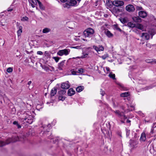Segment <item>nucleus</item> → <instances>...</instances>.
<instances>
[{
	"label": "nucleus",
	"mask_w": 156,
	"mask_h": 156,
	"mask_svg": "<svg viewBox=\"0 0 156 156\" xmlns=\"http://www.w3.org/2000/svg\"><path fill=\"white\" fill-rule=\"evenodd\" d=\"M25 137L23 136V138H19L18 136H15L12 137V138H9L8 139L6 142L3 141H0V147H2L6 144H8L10 143L18 141H23L24 140V138Z\"/></svg>",
	"instance_id": "1"
},
{
	"label": "nucleus",
	"mask_w": 156,
	"mask_h": 156,
	"mask_svg": "<svg viewBox=\"0 0 156 156\" xmlns=\"http://www.w3.org/2000/svg\"><path fill=\"white\" fill-rule=\"evenodd\" d=\"M77 4V1L76 0H69L63 5L64 8H69L71 6H75Z\"/></svg>",
	"instance_id": "2"
},
{
	"label": "nucleus",
	"mask_w": 156,
	"mask_h": 156,
	"mask_svg": "<svg viewBox=\"0 0 156 156\" xmlns=\"http://www.w3.org/2000/svg\"><path fill=\"white\" fill-rule=\"evenodd\" d=\"M33 118L31 115L27 114L26 113L24 114V115L22 118L23 121H25V122L29 124L32 123L33 122Z\"/></svg>",
	"instance_id": "3"
},
{
	"label": "nucleus",
	"mask_w": 156,
	"mask_h": 156,
	"mask_svg": "<svg viewBox=\"0 0 156 156\" xmlns=\"http://www.w3.org/2000/svg\"><path fill=\"white\" fill-rule=\"evenodd\" d=\"M41 67L46 72L48 73L55 71V68L49 65H41Z\"/></svg>",
	"instance_id": "4"
},
{
	"label": "nucleus",
	"mask_w": 156,
	"mask_h": 156,
	"mask_svg": "<svg viewBox=\"0 0 156 156\" xmlns=\"http://www.w3.org/2000/svg\"><path fill=\"white\" fill-rule=\"evenodd\" d=\"M114 112L116 115L120 118L121 122L122 123H124V120L127 119V117L124 115V113L122 112H120L119 110L114 111Z\"/></svg>",
	"instance_id": "5"
},
{
	"label": "nucleus",
	"mask_w": 156,
	"mask_h": 156,
	"mask_svg": "<svg viewBox=\"0 0 156 156\" xmlns=\"http://www.w3.org/2000/svg\"><path fill=\"white\" fill-rule=\"evenodd\" d=\"M114 112L116 115L120 118L121 122L122 123H124V120L127 119V117L124 115V113L122 112H120L119 110L114 111Z\"/></svg>",
	"instance_id": "6"
},
{
	"label": "nucleus",
	"mask_w": 156,
	"mask_h": 156,
	"mask_svg": "<svg viewBox=\"0 0 156 156\" xmlns=\"http://www.w3.org/2000/svg\"><path fill=\"white\" fill-rule=\"evenodd\" d=\"M94 33V30L91 28H88L86 29L83 32V34L85 37H90Z\"/></svg>",
	"instance_id": "7"
},
{
	"label": "nucleus",
	"mask_w": 156,
	"mask_h": 156,
	"mask_svg": "<svg viewBox=\"0 0 156 156\" xmlns=\"http://www.w3.org/2000/svg\"><path fill=\"white\" fill-rule=\"evenodd\" d=\"M70 52V50L69 49H65L58 51L57 54L60 56H62L63 55H69Z\"/></svg>",
	"instance_id": "8"
},
{
	"label": "nucleus",
	"mask_w": 156,
	"mask_h": 156,
	"mask_svg": "<svg viewBox=\"0 0 156 156\" xmlns=\"http://www.w3.org/2000/svg\"><path fill=\"white\" fill-rule=\"evenodd\" d=\"M124 4V2L121 0H115L113 1V5L116 7H120L123 6Z\"/></svg>",
	"instance_id": "9"
},
{
	"label": "nucleus",
	"mask_w": 156,
	"mask_h": 156,
	"mask_svg": "<svg viewBox=\"0 0 156 156\" xmlns=\"http://www.w3.org/2000/svg\"><path fill=\"white\" fill-rule=\"evenodd\" d=\"M17 29L18 30L17 31V34L18 37L20 36L22 32V29L23 27L22 26L19 24L18 23H17L16 24Z\"/></svg>",
	"instance_id": "10"
},
{
	"label": "nucleus",
	"mask_w": 156,
	"mask_h": 156,
	"mask_svg": "<svg viewBox=\"0 0 156 156\" xmlns=\"http://www.w3.org/2000/svg\"><path fill=\"white\" fill-rule=\"evenodd\" d=\"M93 48L96 51L98 52V51H103L104 48L102 45H99L98 46L94 45L93 46Z\"/></svg>",
	"instance_id": "11"
},
{
	"label": "nucleus",
	"mask_w": 156,
	"mask_h": 156,
	"mask_svg": "<svg viewBox=\"0 0 156 156\" xmlns=\"http://www.w3.org/2000/svg\"><path fill=\"white\" fill-rule=\"evenodd\" d=\"M126 10L129 12H133L135 10L134 6L132 5H129L126 7Z\"/></svg>",
	"instance_id": "12"
},
{
	"label": "nucleus",
	"mask_w": 156,
	"mask_h": 156,
	"mask_svg": "<svg viewBox=\"0 0 156 156\" xmlns=\"http://www.w3.org/2000/svg\"><path fill=\"white\" fill-rule=\"evenodd\" d=\"M106 5L107 8H111L113 5V1L111 0L106 1Z\"/></svg>",
	"instance_id": "13"
},
{
	"label": "nucleus",
	"mask_w": 156,
	"mask_h": 156,
	"mask_svg": "<svg viewBox=\"0 0 156 156\" xmlns=\"http://www.w3.org/2000/svg\"><path fill=\"white\" fill-rule=\"evenodd\" d=\"M70 86L68 81L62 83L61 87L64 89H67Z\"/></svg>",
	"instance_id": "14"
},
{
	"label": "nucleus",
	"mask_w": 156,
	"mask_h": 156,
	"mask_svg": "<svg viewBox=\"0 0 156 156\" xmlns=\"http://www.w3.org/2000/svg\"><path fill=\"white\" fill-rule=\"evenodd\" d=\"M65 60H63L61 62L58 64V69L59 70H62L64 67V63Z\"/></svg>",
	"instance_id": "15"
},
{
	"label": "nucleus",
	"mask_w": 156,
	"mask_h": 156,
	"mask_svg": "<svg viewBox=\"0 0 156 156\" xmlns=\"http://www.w3.org/2000/svg\"><path fill=\"white\" fill-rule=\"evenodd\" d=\"M43 134L44 136H46L48 137L49 138L52 139V136H51V133L48 130H47L46 131H44V132Z\"/></svg>",
	"instance_id": "16"
},
{
	"label": "nucleus",
	"mask_w": 156,
	"mask_h": 156,
	"mask_svg": "<svg viewBox=\"0 0 156 156\" xmlns=\"http://www.w3.org/2000/svg\"><path fill=\"white\" fill-rule=\"evenodd\" d=\"M75 93V90L72 88L69 89L68 91V94L69 96L73 95Z\"/></svg>",
	"instance_id": "17"
},
{
	"label": "nucleus",
	"mask_w": 156,
	"mask_h": 156,
	"mask_svg": "<svg viewBox=\"0 0 156 156\" xmlns=\"http://www.w3.org/2000/svg\"><path fill=\"white\" fill-rule=\"evenodd\" d=\"M139 16L143 18H144L147 16V14L146 12L143 11H140L139 12Z\"/></svg>",
	"instance_id": "18"
},
{
	"label": "nucleus",
	"mask_w": 156,
	"mask_h": 156,
	"mask_svg": "<svg viewBox=\"0 0 156 156\" xmlns=\"http://www.w3.org/2000/svg\"><path fill=\"white\" fill-rule=\"evenodd\" d=\"M135 27L137 29L141 30L142 31L144 30L143 26L141 24L139 23L135 25Z\"/></svg>",
	"instance_id": "19"
},
{
	"label": "nucleus",
	"mask_w": 156,
	"mask_h": 156,
	"mask_svg": "<svg viewBox=\"0 0 156 156\" xmlns=\"http://www.w3.org/2000/svg\"><path fill=\"white\" fill-rule=\"evenodd\" d=\"M146 140V134L144 133H141L140 139V141H144Z\"/></svg>",
	"instance_id": "20"
},
{
	"label": "nucleus",
	"mask_w": 156,
	"mask_h": 156,
	"mask_svg": "<svg viewBox=\"0 0 156 156\" xmlns=\"http://www.w3.org/2000/svg\"><path fill=\"white\" fill-rule=\"evenodd\" d=\"M141 37L146 40H148L149 38V35L147 33H143Z\"/></svg>",
	"instance_id": "21"
},
{
	"label": "nucleus",
	"mask_w": 156,
	"mask_h": 156,
	"mask_svg": "<svg viewBox=\"0 0 156 156\" xmlns=\"http://www.w3.org/2000/svg\"><path fill=\"white\" fill-rule=\"evenodd\" d=\"M152 127L151 131V134L156 132V130L155 129H156V122L154 123Z\"/></svg>",
	"instance_id": "22"
},
{
	"label": "nucleus",
	"mask_w": 156,
	"mask_h": 156,
	"mask_svg": "<svg viewBox=\"0 0 156 156\" xmlns=\"http://www.w3.org/2000/svg\"><path fill=\"white\" fill-rule=\"evenodd\" d=\"M57 92V89L56 88H52L51 91V96H54Z\"/></svg>",
	"instance_id": "23"
},
{
	"label": "nucleus",
	"mask_w": 156,
	"mask_h": 156,
	"mask_svg": "<svg viewBox=\"0 0 156 156\" xmlns=\"http://www.w3.org/2000/svg\"><path fill=\"white\" fill-rule=\"evenodd\" d=\"M132 19L136 23H139L141 21V19L139 17H133Z\"/></svg>",
	"instance_id": "24"
},
{
	"label": "nucleus",
	"mask_w": 156,
	"mask_h": 156,
	"mask_svg": "<svg viewBox=\"0 0 156 156\" xmlns=\"http://www.w3.org/2000/svg\"><path fill=\"white\" fill-rule=\"evenodd\" d=\"M135 25L136 24L135 23H133L131 22H128L127 24V26L130 28L135 27Z\"/></svg>",
	"instance_id": "25"
},
{
	"label": "nucleus",
	"mask_w": 156,
	"mask_h": 156,
	"mask_svg": "<svg viewBox=\"0 0 156 156\" xmlns=\"http://www.w3.org/2000/svg\"><path fill=\"white\" fill-rule=\"evenodd\" d=\"M105 33L107 36L109 37H112L113 36V34L108 30L105 31Z\"/></svg>",
	"instance_id": "26"
},
{
	"label": "nucleus",
	"mask_w": 156,
	"mask_h": 156,
	"mask_svg": "<svg viewBox=\"0 0 156 156\" xmlns=\"http://www.w3.org/2000/svg\"><path fill=\"white\" fill-rule=\"evenodd\" d=\"M130 93L129 92L122 93L120 94V96L122 97H126L129 96Z\"/></svg>",
	"instance_id": "27"
},
{
	"label": "nucleus",
	"mask_w": 156,
	"mask_h": 156,
	"mask_svg": "<svg viewBox=\"0 0 156 156\" xmlns=\"http://www.w3.org/2000/svg\"><path fill=\"white\" fill-rule=\"evenodd\" d=\"M84 89V87L83 86H80L77 87L76 88V91L78 92H80Z\"/></svg>",
	"instance_id": "28"
},
{
	"label": "nucleus",
	"mask_w": 156,
	"mask_h": 156,
	"mask_svg": "<svg viewBox=\"0 0 156 156\" xmlns=\"http://www.w3.org/2000/svg\"><path fill=\"white\" fill-rule=\"evenodd\" d=\"M51 29L48 28H45L43 29L42 32L44 34H46L49 32Z\"/></svg>",
	"instance_id": "29"
},
{
	"label": "nucleus",
	"mask_w": 156,
	"mask_h": 156,
	"mask_svg": "<svg viewBox=\"0 0 156 156\" xmlns=\"http://www.w3.org/2000/svg\"><path fill=\"white\" fill-rule=\"evenodd\" d=\"M119 20L123 24H124L127 22V20L126 18L121 17L119 18Z\"/></svg>",
	"instance_id": "30"
},
{
	"label": "nucleus",
	"mask_w": 156,
	"mask_h": 156,
	"mask_svg": "<svg viewBox=\"0 0 156 156\" xmlns=\"http://www.w3.org/2000/svg\"><path fill=\"white\" fill-rule=\"evenodd\" d=\"M114 28L115 30L119 31H121L122 30L119 27L118 25L117 24H115L113 25Z\"/></svg>",
	"instance_id": "31"
},
{
	"label": "nucleus",
	"mask_w": 156,
	"mask_h": 156,
	"mask_svg": "<svg viewBox=\"0 0 156 156\" xmlns=\"http://www.w3.org/2000/svg\"><path fill=\"white\" fill-rule=\"evenodd\" d=\"M28 1H29L30 4L32 3V4H34V5H37V1L36 0H34V1L33 0H29Z\"/></svg>",
	"instance_id": "32"
},
{
	"label": "nucleus",
	"mask_w": 156,
	"mask_h": 156,
	"mask_svg": "<svg viewBox=\"0 0 156 156\" xmlns=\"http://www.w3.org/2000/svg\"><path fill=\"white\" fill-rule=\"evenodd\" d=\"M109 76L113 79H115V76L114 74H113L112 73H110L108 75Z\"/></svg>",
	"instance_id": "33"
},
{
	"label": "nucleus",
	"mask_w": 156,
	"mask_h": 156,
	"mask_svg": "<svg viewBox=\"0 0 156 156\" xmlns=\"http://www.w3.org/2000/svg\"><path fill=\"white\" fill-rule=\"evenodd\" d=\"M145 62L148 63H150L151 64H153V59H147L145 60Z\"/></svg>",
	"instance_id": "34"
},
{
	"label": "nucleus",
	"mask_w": 156,
	"mask_h": 156,
	"mask_svg": "<svg viewBox=\"0 0 156 156\" xmlns=\"http://www.w3.org/2000/svg\"><path fill=\"white\" fill-rule=\"evenodd\" d=\"M66 92V91L64 90H60L58 92V94H65Z\"/></svg>",
	"instance_id": "35"
},
{
	"label": "nucleus",
	"mask_w": 156,
	"mask_h": 156,
	"mask_svg": "<svg viewBox=\"0 0 156 156\" xmlns=\"http://www.w3.org/2000/svg\"><path fill=\"white\" fill-rule=\"evenodd\" d=\"M13 124L14 125H16L18 128H20L21 127V126L18 124V122L17 121H14L13 122Z\"/></svg>",
	"instance_id": "36"
},
{
	"label": "nucleus",
	"mask_w": 156,
	"mask_h": 156,
	"mask_svg": "<svg viewBox=\"0 0 156 156\" xmlns=\"http://www.w3.org/2000/svg\"><path fill=\"white\" fill-rule=\"evenodd\" d=\"M58 99L59 100L63 101L65 99V97L62 95H60L58 97Z\"/></svg>",
	"instance_id": "37"
},
{
	"label": "nucleus",
	"mask_w": 156,
	"mask_h": 156,
	"mask_svg": "<svg viewBox=\"0 0 156 156\" xmlns=\"http://www.w3.org/2000/svg\"><path fill=\"white\" fill-rule=\"evenodd\" d=\"M108 57V55L107 54H105L104 55L102 56L101 57V58L105 60V59L106 58Z\"/></svg>",
	"instance_id": "38"
},
{
	"label": "nucleus",
	"mask_w": 156,
	"mask_h": 156,
	"mask_svg": "<svg viewBox=\"0 0 156 156\" xmlns=\"http://www.w3.org/2000/svg\"><path fill=\"white\" fill-rule=\"evenodd\" d=\"M100 94L102 96H104L105 94V92L104 90H103L102 89H100Z\"/></svg>",
	"instance_id": "39"
},
{
	"label": "nucleus",
	"mask_w": 156,
	"mask_h": 156,
	"mask_svg": "<svg viewBox=\"0 0 156 156\" xmlns=\"http://www.w3.org/2000/svg\"><path fill=\"white\" fill-rule=\"evenodd\" d=\"M13 69L11 67H9L7 68V71L9 73H10L12 72V71Z\"/></svg>",
	"instance_id": "40"
},
{
	"label": "nucleus",
	"mask_w": 156,
	"mask_h": 156,
	"mask_svg": "<svg viewBox=\"0 0 156 156\" xmlns=\"http://www.w3.org/2000/svg\"><path fill=\"white\" fill-rule=\"evenodd\" d=\"M126 135L127 136H128L130 133V130L129 129H126Z\"/></svg>",
	"instance_id": "41"
},
{
	"label": "nucleus",
	"mask_w": 156,
	"mask_h": 156,
	"mask_svg": "<svg viewBox=\"0 0 156 156\" xmlns=\"http://www.w3.org/2000/svg\"><path fill=\"white\" fill-rule=\"evenodd\" d=\"M133 31L137 34H140V31L137 29H134L133 30Z\"/></svg>",
	"instance_id": "42"
},
{
	"label": "nucleus",
	"mask_w": 156,
	"mask_h": 156,
	"mask_svg": "<svg viewBox=\"0 0 156 156\" xmlns=\"http://www.w3.org/2000/svg\"><path fill=\"white\" fill-rule=\"evenodd\" d=\"M53 58L55 60L56 62H57L59 59V58L57 57H53Z\"/></svg>",
	"instance_id": "43"
},
{
	"label": "nucleus",
	"mask_w": 156,
	"mask_h": 156,
	"mask_svg": "<svg viewBox=\"0 0 156 156\" xmlns=\"http://www.w3.org/2000/svg\"><path fill=\"white\" fill-rule=\"evenodd\" d=\"M83 69H79L78 70V72L79 73H83Z\"/></svg>",
	"instance_id": "44"
},
{
	"label": "nucleus",
	"mask_w": 156,
	"mask_h": 156,
	"mask_svg": "<svg viewBox=\"0 0 156 156\" xmlns=\"http://www.w3.org/2000/svg\"><path fill=\"white\" fill-rule=\"evenodd\" d=\"M51 124H48V125L45 126L44 127V128L47 130V128H50L51 127Z\"/></svg>",
	"instance_id": "45"
},
{
	"label": "nucleus",
	"mask_w": 156,
	"mask_h": 156,
	"mask_svg": "<svg viewBox=\"0 0 156 156\" xmlns=\"http://www.w3.org/2000/svg\"><path fill=\"white\" fill-rule=\"evenodd\" d=\"M88 55V54L87 53L84 54L83 55L81 56V58H86L87 56Z\"/></svg>",
	"instance_id": "46"
},
{
	"label": "nucleus",
	"mask_w": 156,
	"mask_h": 156,
	"mask_svg": "<svg viewBox=\"0 0 156 156\" xmlns=\"http://www.w3.org/2000/svg\"><path fill=\"white\" fill-rule=\"evenodd\" d=\"M136 10H142L143 9L142 8V7L138 6L136 7Z\"/></svg>",
	"instance_id": "47"
},
{
	"label": "nucleus",
	"mask_w": 156,
	"mask_h": 156,
	"mask_svg": "<svg viewBox=\"0 0 156 156\" xmlns=\"http://www.w3.org/2000/svg\"><path fill=\"white\" fill-rule=\"evenodd\" d=\"M72 48L77 49H80L81 48V47L80 46H76L75 47H72Z\"/></svg>",
	"instance_id": "48"
},
{
	"label": "nucleus",
	"mask_w": 156,
	"mask_h": 156,
	"mask_svg": "<svg viewBox=\"0 0 156 156\" xmlns=\"http://www.w3.org/2000/svg\"><path fill=\"white\" fill-rule=\"evenodd\" d=\"M146 45L147 47L149 48H151V45L150 44L147 43L146 44Z\"/></svg>",
	"instance_id": "49"
},
{
	"label": "nucleus",
	"mask_w": 156,
	"mask_h": 156,
	"mask_svg": "<svg viewBox=\"0 0 156 156\" xmlns=\"http://www.w3.org/2000/svg\"><path fill=\"white\" fill-rule=\"evenodd\" d=\"M144 121L145 122V123H148L150 122V120H147L146 119H144Z\"/></svg>",
	"instance_id": "50"
},
{
	"label": "nucleus",
	"mask_w": 156,
	"mask_h": 156,
	"mask_svg": "<svg viewBox=\"0 0 156 156\" xmlns=\"http://www.w3.org/2000/svg\"><path fill=\"white\" fill-rule=\"evenodd\" d=\"M71 73L72 75H76V72L75 71H73L71 72Z\"/></svg>",
	"instance_id": "51"
},
{
	"label": "nucleus",
	"mask_w": 156,
	"mask_h": 156,
	"mask_svg": "<svg viewBox=\"0 0 156 156\" xmlns=\"http://www.w3.org/2000/svg\"><path fill=\"white\" fill-rule=\"evenodd\" d=\"M37 54H38V55H42L43 54V53H42V51H37Z\"/></svg>",
	"instance_id": "52"
},
{
	"label": "nucleus",
	"mask_w": 156,
	"mask_h": 156,
	"mask_svg": "<svg viewBox=\"0 0 156 156\" xmlns=\"http://www.w3.org/2000/svg\"><path fill=\"white\" fill-rule=\"evenodd\" d=\"M23 19L25 20H27L28 19V18L27 17L25 16L23 17Z\"/></svg>",
	"instance_id": "53"
},
{
	"label": "nucleus",
	"mask_w": 156,
	"mask_h": 156,
	"mask_svg": "<svg viewBox=\"0 0 156 156\" xmlns=\"http://www.w3.org/2000/svg\"><path fill=\"white\" fill-rule=\"evenodd\" d=\"M130 107H131L132 108L129 110L132 111L134 109V105H132L130 106Z\"/></svg>",
	"instance_id": "54"
},
{
	"label": "nucleus",
	"mask_w": 156,
	"mask_h": 156,
	"mask_svg": "<svg viewBox=\"0 0 156 156\" xmlns=\"http://www.w3.org/2000/svg\"><path fill=\"white\" fill-rule=\"evenodd\" d=\"M61 2H65L67 1L68 0H60Z\"/></svg>",
	"instance_id": "55"
},
{
	"label": "nucleus",
	"mask_w": 156,
	"mask_h": 156,
	"mask_svg": "<svg viewBox=\"0 0 156 156\" xmlns=\"http://www.w3.org/2000/svg\"><path fill=\"white\" fill-rule=\"evenodd\" d=\"M106 69L107 71H110V69L109 67H106Z\"/></svg>",
	"instance_id": "56"
},
{
	"label": "nucleus",
	"mask_w": 156,
	"mask_h": 156,
	"mask_svg": "<svg viewBox=\"0 0 156 156\" xmlns=\"http://www.w3.org/2000/svg\"><path fill=\"white\" fill-rule=\"evenodd\" d=\"M13 9H11V8H8V11H11Z\"/></svg>",
	"instance_id": "57"
},
{
	"label": "nucleus",
	"mask_w": 156,
	"mask_h": 156,
	"mask_svg": "<svg viewBox=\"0 0 156 156\" xmlns=\"http://www.w3.org/2000/svg\"><path fill=\"white\" fill-rule=\"evenodd\" d=\"M31 83H32V82H31V81H30L28 82V84L29 85H30Z\"/></svg>",
	"instance_id": "58"
},
{
	"label": "nucleus",
	"mask_w": 156,
	"mask_h": 156,
	"mask_svg": "<svg viewBox=\"0 0 156 156\" xmlns=\"http://www.w3.org/2000/svg\"><path fill=\"white\" fill-rule=\"evenodd\" d=\"M30 5H31V6L33 7V8H34L35 7V6L34 5V4H32V3H31V4H30Z\"/></svg>",
	"instance_id": "59"
},
{
	"label": "nucleus",
	"mask_w": 156,
	"mask_h": 156,
	"mask_svg": "<svg viewBox=\"0 0 156 156\" xmlns=\"http://www.w3.org/2000/svg\"><path fill=\"white\" fill-rule=\"evenodd\" d=\"M153 64L154 63H156V59H154V60H153Z\"/></svg>",
	"instance_id": "60"
},
{
	"label": "nucleus",
	"mask_w": 156,
	"mask_h": 156,
	"mask_svg": "<svg viewBox=\"0 0 156 156\" xmlns=\"http://www.w3.org/2000/svg\"><path fill=\"white\" fill-rule=\"evenodd\" d=\"M131 121L130 120H129L128 119H127L126 121V122L127 123H130V122Z\"/></svg>",
	"instance_id": "61"
},
{
	"label": "nucleus",
	"mask_w": 156,
	"mask_h": 156,
	"mask_svg": "<svg viewBox=\"0 0 156 156\" xmlns=\"http://www.w3.org/2000/svg\"><path fill=\"white\" fill-rule=\"evenodd\" d=\"M141 42L140 43V44H143L144 43V42L143 41H141Z\"/></svg>",
	"instance_id": "62"
},
{
	"label": "nucleus",
	"mask_w": 156,
	"mask_h": 156,
	"mask_svg": "<svg viewBox=\"0 0 156 156\" xmlns=\"http://www.w3.org/2000/svg\"><path fill=\"white\" fill-rule=\"evenodd\" d=\"M77 1L79 2L81 0H77Z\"/></svg>",
	"instance_id": "63"
},
{
	"label": "nucleus",
	"mask_w": 156,
	"mask_h": 156,
	"mask_svg": "<svg viewBox=\"0 0 156 156\" xmlns=\"http://www.w3.org/2000/svg\"><path fill=\"white\" fill-rule=\"evenodd\" d=\"M83 41H85V39H83Z\"/></svg>",
	"instance_id": "64"
}]
</instances>
